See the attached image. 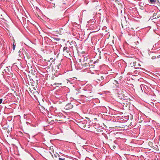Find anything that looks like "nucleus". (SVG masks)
<instances>
[{"instance_id":"1","label":"nucleus","mask_w":160,"mask_h":160,"mask_svg":"<svg viewBox=\"0 0 160 160\" xmlns=\"http://www.w3.org/2000/svg\"><path fill=\"white\" fill-rule=\"evenodd\" d=\"M7 69H4V71L6 73L7 76L12 77L13 76V73L12 70V68L10 66L6 67Z\"/></svg>"},{"instance_id":"2","label":"nucleus","mask_w":160,"mask_h":160,"mask_svg":"<svg viewBox=\"0 0 160 160\" xmlns=\"http://www.w3.org/2000/svg\"><path fill=\"white\" fill-rule=\"evenodd\" d=\"M96 81L98 83L102 82L104 79V78L101 74H98L96 76Z\"/></svg>"},{"instance_id":"3","label":"nucleus","mask_w":160,"mask_h":160,"mask_svg":"<svg viewBox=\"0 0 160 160\" xmlns=\"http://www.w3.org/2000/svg\"><path fill=\"white\" fill-rule=\"evenodd\" d=\"M84 123H83L82 122H81L79 123L78 126L81 128L83 129H85L86 127V125L85 123L86 122V121H84Z\"/></svg>"},{"instance_id":"4","label":"nucleus","mask_w":160,"mask_h":160,"mask_svg":"<svg viewBox=\"0 0 160 160\" xmlns=\"http://www.w3.org/2000/svg\"><path fill=\"white\" fill-rule=\"evenodd\" d=\"M73 107V105L71 103H69L65 106V108L67 110H68L72 109Z\"/></svg>"},{"instance_id":"5","label":"nucleus","mask_w":160,"mask_h":160,"mask_svg":"<svg viewBox=\"0 0 160 160\" xmlns=\"http://www.w3.org/2000/svg\"><path fill=\"white\" fill-rule=\"evenodd\" d=\"M33 89L34 91L32 92V95L35 98H37V96L38 95L39 93L37 91H36V89L35 88H33Z\"/></svg>"},{"instance_id":"6","label":"nucleus","mask_w":160,"mask_h":160,"mask_svg":"<svg viewBox=\"0 0 160 160\" xmlns=\"http://www.w3.org/2000/svg\"><path fill=\"white\" fill-rule=\"evenodd\" d=\"M87 60H88V58H87V57H84V58L83 62H85L84 64H84H85V66H86L87 65H88V63L85 62L86 61V62H87Z\"/></svg>"},{"instance_id":"7","label":"nucleus","mask_w":160,"mask_h":160,"mask_svg":"<svg viewBox=\"0 0 160 160\" xmlns=\"http://www.w3.org/2000/svg\"><path fill=\"white\" fill-rule=\"evenodd\" d=\"M113 83L115 84V85L116 87L119 88V83L116 80H114V82Z\"/></svg>"},{"instance_id":"8","label":"nucleus","mask_w":160,"mask_h":160,"mask_svg":"<svg viewBox=\"0 0 160 160\" xmlns=\"http://www.w3.org/2000/svg\"><path fill=\"white\" fill-rule=\"evenodd\" d=\"M52 38L53 39V40L54 41V40H56V41H59L60 40V39L59 38Z\"/></svg>"},{"instance_id":"9","label":"nucleus","mask_w":160,"mask_h":160,"mask_svg":"<svg viewBox=\"0 0 160 160\" xmlns=\"http://www.w3.org/2000/svg\"><path fill=\"white\" fill-rule=\"evenodd\" d=\"M16 43L15 42H14L13 44L12 45V48L13 50H14L15 48V46L16 45Z\"/></svg>"},{"instance_id":"10","label":"nucleus","mask_w":160,"mask_h":160,"mask_svg":"<svg viewBox=\"0 0 160 160\" xmlns=\"http://www.w3.org/2000/svg\"><path fill=\"white\" fill-rule=\"evenodd\" d=\"M67 49H68V47H64L63 48V51H66L67 52H68V51H67Z\"/></svg>"},{"instance_id":"11","label":"nucleus","mask_w":160,"mask_h":160,"mask_svg":"<svg viewBox=\"0 0 160 160\" xmlns=\"http://www.w3.org/2000/svg\"><path fill=\"white\" fill-rule=\"evenodd\" d=\"M133 67L135 68H137L136 67V62H134L133 63Z\"/></svg>"},{"instance_id":"12","label":"nucleus","mask_w":160,"mask_h":160,"mask_svg":"<svg viewBox=\"0 0 160 160\" xmlns=\"http://www.w3.org/2000/svg\"><path fill=\"white\" fill-rule=\"evenodd\" d=\"M28 89H29V90L30 91V92L32 95V92H33V91L34 90H31V88H29Z\"/></svg>"},{"instance_id":"13","label":"nucleus","mask_w":160,"mask_h":160,"mask_svg":"<svg viewBox=\"0 0 160 160\" xmlns=\"http://www.w3.org/2000/svg\"><path fill=\"white\" fill-rule=\"evenodd\" d=\"M54 85H61V83H55L54 84Z\"/></svg>"},{"instance_id":"14","label":"nucleus","mask_w":160,"mask_h":160,"mask_svg":"<svg viewBox=\"0 0 160 160\" xmlns=\"http://www.w3.org/2000/svg\"><path fill=\"white\" fill-rule=\"evenodd\" d=\"M150 2L151 3L155 2V0H149Z\"/></svg>"},{"instance_id":"15","label":"nucleus","mask_w":160,"mask_h":160,"mask_svg":"<svg viewBox=\"0 0 160 160\" xmlns=\"http://www.w3.org/2000/svg\"><path fill=\"white\" fill-rule=\"evenodd\" d=\"M156 58V56H153L152 57V59H155Z\"/></svg>"},{"instance_id":"16","label":"nucleus","mask_w":160,"mask_h":160,"mask_svg":"<svg viewBox=\"0 0 160 160\" xmlns=\"http://www.w3.org/2000/svg\"><path fill=\"white\" fill-rule=\"evenodd\" d=\"M152 142H148V144L149 145H152Z\"/></svg>"},{"instance_id":"17","label":"nucleus","mask_w":160,"mask_h":160,"mask_svg":"<svg viewBox=\"0 0 160 160\" xmlns=\"http://www.w3.org/2000/svg\"><path fill=\"white\" fill-rule=\"evenodd\" d=\"M112 148L113 149H115L116 148V146L115 145L112 146Z\"/></svg>"},{"instance_id":"18","label":"nucleus","mask_w":160,"mask_h":160,"mask_svg":"<svg viewBox=\"0 0 160 160\" xmlns=\"http://www.w3.org/2000/svg\"><path fill=\"white\" fill-rule=\"evenodd\" d=\"M59 159L60 160H64L65 158H61L59 157Z\"/></svg>"},{"instance_id":"19","label":"nucleus","mask_w":160,"mask_h":160,"mask_svg":"<svg viewBox=\"0 0 160 160\" xmlns=\"http://www.w3.org/2000/svg\"><path fill=\"white\" fill-rule=\"evenodd\" d=\"M2 99H0V104H1L2 103Z\"/></svg>"},{"instance_id":"20","label":"nucleus","mask_w":160,"mask_h":160,"mask_svg":"<svg viewBox=\"0 0 160 160\" xmlns=\"http://www.w3.org/2000/svg\"><path fill=\"white\" fill-rule=\"evenodd\" d=\"M157 14V13H154L153 14V17H154V16H155Z\"/></svg>"},{"instance_id":"21","label":"nucleus","mask_w":160,"mask_h":160,"mask_svg":"<svg viewBox=\"0 0 160 160\" xmlns=\"http://www.w3.org/2000/svg\"><path fill=\"white\" fill-rule=\"evenodd\" d=\"M4 72H5V71H2V75L3 73H4Z\"/></svg>"},{"instance_id":"22","label":"nucleus","mask_w":160,"mask_h":160,"mask_svg":"<svg viewBox=\"0 0 160 160\" xmlns=\"http://www.w3.org/2000/svg\"><path fill=\"white\" fill-rule=\"evenodd\" d=\"M52 4H53V6H55V4H53V3H52Z\"/></svg>"},{"instance_id":"23","label":"nucleus","mask_w":160,"mask_h":160,"mask_svg":"<svg viewBox=\"0 0 160 160\" xmlns=\"http://www.w3.org/2000/svg\"><path fill=\"white\" fill-rule=\"evenodd\" d=\"M52 4H53V6H55V4H53V3H52Z\"/></svg>"},{"instance_id":"24","label":"nucleus","mask_w":160,"mask_h":160,"mask_svg":"<svg viewBox=\"0 0 160 160\" xmlns=\"http://www.w3.org/2000/svg\"><path fill=\"white\" fill-rule=\"evenodd\" d=\"M159 57H160L159 56H157V58H159Z\"/></svg>"},{"instance_id":"25","label":"nucleus","mask_w":160,"mask_h":160,"mask_svg":"<svg viewBox=\"0 0 160 160\" xmlns=\"http://www.w3.org/2000/svg\"><path fill=\"white\" fill-rule=\"evenodd\" d=\"M50 1H52L53 0H49Z\"/></svg>"},{"instance_id":"26","label":"nucleus","mask_w":160,"mask_h":160,"mask_svg":"<svg viewBox=\"0 0 160 160\" xmlns=\"http://www.w3.org/2000/svg\"><path fill=\"white\" fill-rule=\"evenodd\" d=\"M138 65H139V66H140V64H138Z\"/></svg>"},{"instance_id":"27","label":"nucleus","mask_w":160,"mask_h":160,"mask_svg":"<svg viewBox=\"0 0 160 160\" xmlns=\"http://www.w3.org/2000/svg\"><path fill=\"white\" fill-rule=\"evenodd\" d=\"M95 120H96V119H97V118H95Z\"/></svg>"},{"instance_id":"28","label":"nucleus","mask_w":160,"mask_h":160,"mask_svg":"<svg viewBox=\"0 0 160 160\" xmlns=\"http://www.w3.org/2000/svg\"><path fill=\"white\" fill-rule=\"evenodd\" d=\"M95 120H96V119H97V118H95Z\"/></svg>"}]
</instances>
